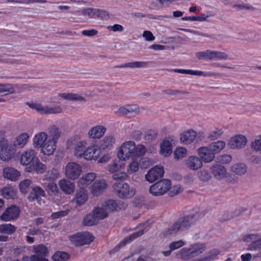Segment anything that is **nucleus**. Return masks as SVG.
I'll return each mask as SVG.
<instances>
[{"label":"nucleus","mask_w":261,"mask_h":261,"mask_svg":"<svg viewBox=\"0 0 261 261\" xmlns=\"http://www.w3.org/2000/svg\"><path fill=\"white\" fill-rule=\"evenodd\" d=\"M59 186L61 190L66 194H70L74 192V185L71 181L67 179L60 180Z\"/></svg>","instance_id":"obj_26"},{"label":"nucleus","mask_w":261,"mask_h":261,"mask_svg":"<svg viewBox=\"0 0 261 261\" xmlns=\"http://www.w3.org/2000/svg\"><path fill=\"white\" fill-rule=\"evenodd\" d=\"M34 167L38 173H43L46 170L45 165L39 161H36Z\"/></svg>","instance_id":"obj_61"},{"label":"nucleus","mask_w":261,"mask_h":261,"mask_svg":"<svg viewBox=\"0 0 261 261\" xmlns=\"http://www.w3.org/2000/svg\"><path fill=\"white\" fill-rule=\"evenodd\" d=\"M189 249L192 256V258L201 254L206 249L205 246L203 244L196 243L191 245Z\"/></svg>","instance_id":"obj_32"},{"label":"nucleus","mask_w":261,"mask_h":261,"mask_svg":"<svg viewBox=\"0 0 261 261\" xmlns=\"http://www.w3.org/2000/svg\"><path fill=\"white\" fill-rule=\"evenodd\" d=\"M3 197L6 199H13L15 196L14 189L12 187H4L2 190Z\"/></svg>","instance_id":"obj_48"},{"label":"nucleus","mask_w":261,"mask_h":261,"mask_svg":"<svg viewBox=\"0 0 261 261\" xmlns=\"http://www.w3.org/2000/svg\"><path fill=\"white\" fill-rule=\"evenodd\" d=\"M127 176V173L124 172H116L113 174L112 178L116 180V181H118L117 180H122L126 179Z\"/></svg>","instance_id":"obj_56"},{"label":"nucleus","mask_w":261,"mask_h":261,"mask_svg":"<svg viewBox=\"0 0 261 261\" xmlns=\"http://www.w3.org/2000/svg\"><path fill=\"white\" fill-rule=\"evenodd\" d=\"M187 167L191 170H197L203 166V162L199 156L192 155L187 161Z\"/></svg>","instance_id":"obj_19"},{"label":"nucleus","mask_w":261,"mask_h":261,"mask_svg":"<svg viewBox=\"0 0 261 261\" xmlns=\"http://www.w3.org/2000/svg\"><path fill=\"white\" fill-rule=\"evenodd\" d=\"M82 172V166L76 162H69L65 166V175L71 180L77 179L81 175Z\"/></svg>","instance_id":"obj_5"},{"label":"nucleus","mask_w":261,"mask_h":261,"mask_svg":"<svg viewBox=\"0 0 261 261\" xmlns=\"http://www.w3.org/2000/svg\"><path fill=\"white\" fill-rule=\"evenodd\" d=\"M94 237L89 232H85L72 237L71 241L76 246L89 244L94 240Z\"/></svg>","instance_id":"obj_7"},{"label":"nucleus","mask_w":261,"mask_h":261,"mask_svg":"<svg viewBox=\"0 0 261 261\" xmlns=\"http://www.w3.org/2000/svg\"><path fill=\"white\" fill-rule=\"evenodd\" d=\"M56 143L55 141L48 140L41 147V152L47 155L52 154L56 148Z\"/></svg>","instance_id":"obj_27"},{"label":"nucleus","mask_w":261,"mask_h":261,"mask_svg":"<svg viewBox=\"0 0 261 261\" xmlns=\"http://www.w3.org/2000/svg\"><path fill=\"white\" fill-rule=\"evenodd\" d=\"M102 206L107 211L108 214L110 212L115 211L119 207L118 203L115 200L109 199L105 201Z\"/></svg>","instance_id":"obj_43"},{"label":"nucleus","mask_w":261,"mask_h":261,"mask_svg":"<svg viewBox=\"0 0 261 261\" xmlns=\"http://www.w3.org/2000/svg\"><path fill=\"white\" fill-rule=\"evenodd\" d=\"M135 147V143L134 142L129 141L124 142L118 152V158L122 161L128 159L131 155H134Z\"/></svg>","instance_id":"obj_6"},{"label":"nucleus","mask_w":261,"mask_h":261,"mask_svg":"<svg viewBox=\"0 0 261 261\" xmlns=\"http://www.w3.org/2000/svg\"><path fill=\"white\" fill-rule=\"evenodd\" d=\"M4 177L7 179H10L12 181H16L18 179L20 176V172L16 169L7 167L3 170Z\"/></svg>","instance_id":"obj_24"},{"label":"nucleus","mask_w":261,"mask_h":261,"mask_svg":"<svg viewBox=\"0 0 261 261\" xmlns=\"http://www.w3.org/2000/svg\"><path fill=\"white\" fill-rule=\"evenodd\" d=\"M35 253L33 255L34 261H49L46 257L48 256V250L46 247L42 244H39L34 247Z\"/></svg>","instance_id":"obj_13"},{"label":"nucleus","mask_w":261,"mask_h":261,"mask_svg":"<svg viewBox=\"0 0 261 261\" xmlns=\"http://www.w3.org/2000/svg\"><path fill=\"white\" fill-rule=\"evenodd\" d=\"M144 231H147V230L142 229L139 230L137 232H135L129 236H128L127 237L125 238L123 241L117 246H116L115 248V249L116 251H118L119 248H120L121 246H124L126 243H128L132 241L134 239L139 238V237L141 236L144 232Z\"/></svg>","instance_id":"obj_29"},{"label":"nucleus","mask_w":261,"mask_h":261,"mask_svg":"<svg viewBox=\"0 0 261 261\" xmlns=\"http://www.w3.org/2000/svg\"><path fill=\"white\" fill-rule=\"evenodd\" d=\"M106 128L102 125H97L92 127L88 132V135L90 138L99 139L104 135Z\"/></svg>","instance_id":"obj_21"},{"label":"nucleus","mask_w":261,"mask_h":261,"mask_svg":"<svg viewBox=\"0 0 261 261\" xmlns=\"http://www.w3.org/2000/svg\"><path fill=\"white\" fill-rule=\"evenodd\" d=\"M47 135L43 132L36 134L33 139L34 145L37 147H41L46 141Z\"/></svg>","instance_id":"obj_34"},{"label":"nucleus","mask_w":261,"mask_h":261,"mask_svg":"<svg viewBox=\"0 0 261 261\" xmlns=\"http://www.w3.org/2000/svg\"><path fill=\"white\" fill-rule=\"evenodd\" d=\"M36 159L35 151L32 149H29L24 151L20 157V163L24 166L30 164Z\"/></svg>","instance_id":"obj_18"},{"label":"nucleus","mask_w":261,"mask_h":261,"mask_svg":"<svg viewBox=\"0 0 261 261\" xmlns=\"http://www.w3.org/2000/svg\"><path fill=\"white\" fill-rule=\"evenodd\" d=\"M135 148L134 156H143L147 151L146 148L142 144H139L137 146L135 145Z\"/></svg>","instance_id":"obj_52"},{"label":"nucleus","mask_w":261,"mask_h":261,"mask_svg":"<svg viewBox=\"0 0 261 261\" xmlns=\"http://www.w3.org/2000/svg\"><path fill=\"white\" fill-rule=\"evenodd\" d=\"M196 57L199 60H213L215 59H224L226 58L227 56L223 53L207 50L197 53Z\"/></svg>","instance_id":"obj_9"},{"label":"nucleus","mask_w":261,"mask_h":261,"mask_svg":"<svg viewBox=\"0 0 261 261\" xmlns=\"http://www.w3.org/2000/svg\"><path fill=\"white\" fill-rule=\"evenodd\" d=\"M16 230V227L11 224H4L0 225V232L11 234Z\"/></svg>","instance_id":"obj_45"},{"label":"nucleus","mask_w":261,"mask_h":261,"mask_svg":"<svg viewBox=\"0 0 261 261\" xmlns=\"http://www.w3.org/2000/svg\"><path fill=\"white\" fill-rule=\"evenodd\" d=\"M54 261H65L69 258L67 253L62 251H57L52 257Z\"/></svg>","instance_id":"obj_49"},{"label":"nucleus","mask_w":261,"mask_h":261,"mask_svg":"<svg viewBox=\"0 0 261 261\" xmlns=\"http://www.w3.org/2000/svg\"><path fill=\"white\" fill-rule=\"evenodd\" d=\"M171 146L169 141L164 140L161 144V152L165 156L171 153Z\"/></svg>","instance_id":"obj_46"},{"label":"nucleus","mask_w":261,"mask_h":261,"mask_svg":"<svg viewBox=\"0 0 261 261\" xmlns=\"http://www.w3.org/2000/svg\"><path fill=\"white\" fill-rule=\"evenodd\" d=\"M212 173L216 178L221 180L226 176V169L223 166L216 165L211 168Z\"/></svg>","instance_id":"obj_25"},{"label":"nucleus","mask_w":261,"mask_h":261,"mask_svg":"<svg viewBox=\"0 0 261 261\" xmlns=\"http://www.w3.org/2000/svg\"><path fill=\"white\" fill-rule=\"evenodd\" d=\"M15 92L13 86L11 84H0V94L8 95Z\"/></svg>","instance_id":"obj_47"},{"label":"nucleus","mask_w":261,"mask_h":261,"mask_svg":"<svg viewBox=\"0 0 261 261\" xmlns=\"http://www.w3.org/2000/svg\"><path fill=\"white\" fill-rule=\"evenodd\" d=\"M231 171L236 174L242 175L247 172V167L243 163H238L232 166Z\"/></svg>","instance_id":"obj_42"},{"label":"nucleus","mask_w":261,"mask_h":261,"mask_svg":"<svg viewBox=\"0 0 261 261\" xmlns=\"http://www.w3.org/2000/svg\"><path fill=\"white\" fill-rule=\"evenodd\" d=\"M139 169V164L136 161H133L129 164L127 168V172L128 173H133L136 172Z\"/></svg>","instance_id":"obj_59"},{"label":"nucleus","mask_w":261,"mask_h":261,"mask_svg":"<svg viewBox=\"0 0 261 261\" xmlns=\"http://www.w3.org/2000/svg\"><path fill=\"white\" fill-rule=\"evenodd\" d=\"M148 62L144 61H135L124 63L120 65H117L114 68H140L147 67L148 63Z\"/></svg>","instance_id":"obj_30"},{"label":"nucleus","mask_w":261,"mask_h":261,"mask_svg":"<svg viewBox=\"0 0 261 261\" xmlns=\"http://www.w3.org/2000/svg\"><path fill=\"white\" fill-rule=\"evenodd\" d=\"M222 132L221 129H216L212 131L208 137L211 140H215L217 139L222 134Z\"/></svg>","instance_id":"obj_63"},{"label":"nucleus","mask_w":261,"mask_h":261,"mask_svg":"<svg viewBox=\"0 0 261 261\" xmlns=\"http://www.w3.org/2000/svg\"><path fill=\"white\" fill-rule=\"evenodd\" d=\"M20 213L19 208L16 205L7 207L0 216L4 221H10L17 219Z\"/></svg>","instance_id":"obj_10"},{"label":"nucleus","mask_w":261,"mask_h":261,"mask_svg":"<svg viewBox=\"0 0 261 261\" xmlns=\"http://www.w3.org/2000/svg\"><path fill=\"white\" fill-rule=\"evenodd\" d=\"M186 244V242L182 240H178L170 243L169 245V247L173 251L183 247Z\"/></svg>","instance_id":"obj_53"},{"label":"nucleus","mask_w":261,"mask_h":261,"mask_svg":"<svg viewBox=\"0 0 261 261\" xmlns=\"http://www.w3.org/2000/svg\"><path fill=\"white\" fill-rule=\"evenodd\" d=\"M69 213L68 210L61 211L55 213H53L51 215L52 219H56L67 215Z\"/></svg>","instance_id":"obj_62"},{"label":"nucleus","mask_w":261,"mask_h":261,"mask_svg":"<svg viewBox=\"0 0 261 261\" xmlns=\"http://www.w3.org/2000/svg\"><path fill=\"white\" fill-rule=\"evenodd\" d=\"M45 193L43 189L39 186H34L32 188V191L29 195L28 198L31 201L37 200L39 202L42 197L45 196Z\"/></svg>","instance_id":"obj_17"},{"label":"nucleus","mask_w":261,"mask_h":261,"mask_svg":"<svg viewBox=\"0 0 261 261\" xmlns=\"http://www.w3.org/2000/svg\"><path fill=\"white\" fill-rule=\"evenodd\" d=\"M164 173V168L161 166H155L150 169L145 175V179L148 182L152 183L161 178Z\"/></svg>","instance_id":"obj_11"},{"label":"nucleus","mask_w":261,"mask_h":261,"mask_svg":"<svg viewBox=\"0 0 261 261\" xmlns=\"http://www.w3.org/2000/svg\"><path fill=\"white\" fill-rule=\"evenodd\" d=\"M82 13L84 16H88L90 18H103L108 16V13L105 10L90 8L84 10Z\"/></svg>","instance_id":"obj_15"},{"label":"nucleus","mask_w":261,"mask_h":261,"mask_svg":"<svg viewBox=\"0 0 261 261\" xmlns=\"http://www.w3.org/2000/svg\"><path fill=\"white\" fill-rule=\"evenodd\" d=\"M247 143V138L243 135H237L229 140V147L240 149L245 147Z\"/></svg>","instance_id":"obj_14"},{"label":"nucleus","mask_w":261,"mask_h":261,"mask_svg":"<svg viewBox=\"0 0 261 261\" xmlns=\"http://www.w3.org/2000/svg\"><path fill=\"white\" fill-rule=\"evenodd\" d=\"M19 186L20 191L23 194H26L30 188H33L34 187L32 181L29 179H26L21 181Z\"/></svg>","instance_id":"obj_39"},{"label":"nucleus","mask_w":261,"mask_h":261,"mask_svg":"<svg viewBox=\"0 0 261 261\" xmlns=\"http://www.w3.org/2000/svg\"><path fill=\"white\" fill-rule=\"evenodd\" d=\"M175 257L179 259H189L192 258L189 247L183 248L175 252Z\"/></svg>","instance_id":"obj_38"},{"label":"nucleus","mask_w":261,"mask_h":261,"mask_svg":"<svg viewBox=\"0 0 261 261\" xmlns=\"http://www.w3.org/2000/svg\"><path fill=\"white\" fill-rule=\"evenodd\" d=\"M99 221L93 211L87 214L83 219V224L85 226H93L97 224Z\"/></svg>","instance_id":"obj_37"},{"label":"nucleus","mask_w":261,"mask_h":261,"mask_svg":"<svg viewBox=\"0 0 261 261\" xmlns=\"http://www.w3.org/2000/svg\"><path fill=\"white\" fill-rule=\"evenodd\" d=\"M92 211L98 221L103 220L108 217L107 210L102 206L96 207Z\"/></svg>","instance_id":"obj_41"},{"label":"nucleus","mask_w":261,"mask_h":261,"mask_svg":"<svg viewBox=\"0 0 261 261\" xmlns=\"http://www.w3.org/2000/svg\"><path fill=\"white\" fill-rule=\"evenodd\" d=\"M15 152V149L12 145L0 149V159L3 161H8L13 158Z\"/></svg>","instance_id":"obj_20"},{"label":"nucleus","mask_w":261,"mask_h":261,"mask_svg":"<svg viewBox=\"0 0 261 261\" xmlns=\"http://www.w3.org/2000/svg\"><path fill=\"white\" fill-rule=\"evenodd\" d=\"M87 146V142L85 141H82L77 142L74 147V155L77 158H82L85 150Z\"/></svg>","instance_id":"obj_33"},{"label":"nucleus","mask_w":261,"mask_h":261,"mask_svg":"<svg viewBox=\"0 0 261 261\" xmlns=\"http://www.w3.org/2000/svg\"><path fill=\"white\" fill-rule=\"evenodd\" d=\"M58 178V171L55 169L49 170L45 175V179L49 181H53Z\"/></svg>","instance_id":"obj_50"},{"label":"nucleus","mask_w":261,"mask_h":261,"mask_svg":"<svg viewBox=\"0 0 261 261\" xmlns=\"http://www.w3.org/2000/svg\"><path fill=\"white\" fill-rule=\"evenodd\" d=\"M108 186L105 179L96 180L90 187L91 192L94 196H98L107 189Z\"/></svg>","instance_id":"obj_16"},{"label":"nucleus","mask_w":261,"mask_h":261,"mask_svg":"<svg viewBox=\"0 0 261 261\" xmlns=\"http://www.w3.org/2000/svg\"><path fill=\"white\" fill-rule=\"evenodd\" d=\"M30 108L36 110L38 112L42 114H55L61 113L63 111L62 108L60 106H43L38 103H28Z\"/></svg>","instance_id":"obj_4"},{"label":"nucleus","mask_w":261,"mask_h":261,"mask_svg":"<svg viewBox=\"0 0 261 261\" xmlns=\"http://www.w3.org/2000/svg\"><path fill=\"white\" fill-rule=\"evenodd\" d=\"M195 215H189L179 218L172 225L163 232L164 237L175 236L178 233L188 229L197 221Z\"/></svg>","instance_id":"obj_1"},{"label":"nucleus","mask_w":261,"mask_h":261,"mask_svg":"<svg viewBox=\"0 0 261 261\" xmlns=\"http://www.w3.org/2000/svg\"><path fill=\"white\" fill-rule=\"evenodd\" d=\"M59 96L71 101H86V99L83 96L76 93H62L59 94Z\"/></svg>","instance_id":"obj_31"},{"label":"nucleus","mask_w":261,"mask_h":261,"mask_svg":"<svg viewBox=\"0 0 261 261\" xmlns=\"http://www.w3.org/2000/svg\"><path fill=\"white\" fill-rule=\"evenodd\" d=\"M98 151L93 146L86 147L82 158L87 160H96L98 156Z\"/></svg>","instance_id":"obj_28"},{"label":"nucleus","mask_w":261,"mask_h":261,"mask_svg":"<svg viewBox=\"0 0 261 261\" xmlns=\"http://www.w3.org/2000/svg\"><path fill=\"white\" fill-rule=\"evenodd\" d=\"M122 163L120 161H115L112 164L109 165V171L115 173L122 168Z\"/></svg>","instance_id":"obj_51"},{"label":"nucleus","mask_w":261,"mask_h":261,"mask_svg":"<svg viewBox=\"0 0 261 261\" xmlns=\"http://www.w3.org/2000/svg\"><path fill=\"white\" fill-rule=\"evenodd\" d=\"M113 192L120 198H130L135 195V191L128 185L122 181H116L113 185Z\"/></svg>","instance_id":"obj_2"},{"label":"nucleus","mask_w":261,"mask_h":261,"mask_svg":"<svg viewBox=\"0 0 261 261\" xmlns=\"http://www.w3.org/2000/svg\"><path fill=\"white\" fill-rule=\"evenodd\" d=\"M11 145L9 144L8 140L5 137V133L3 131L0 132V149L7 147Z\"/></svg>","instance_id":"obj_57"},{"label":"nucleus","mask_w":261,"mask_h":261,"mask_svg":"<svg viewBox=\"0 0 261 261\" xmlns=\"http://www.w3.org/2000/svg\"><path fill=\"white\" fill-rule=\"evenodd\" d=\"M197 135L196 132L193 130L190 129L185 131L180 135V140L181 142L185 144H190L195 139Z\"/></svg>","instance_id":"obj_23"},{"label":"nucleus","mask_w":261,"mask_h":261,"mask_svg":"<svg viewBox=\"0 0 261 261\" xmlns=\"http://www.w3.org/2000/svg\"><path fill=\"white\" fill-rule=\"evenodd\" d=\"M249 246L248 250H256L261 249V238L257 240H254Z\"/></svg>","instance_id":"obj_60"},{"label":"nucleus","mask_w":261,"mask_h":261,"mask_svg":"<svg viewBox=\"0 0 261 261\" xmlns=\"http://www.w3.org/2000/svg\"><path fill=\"white\" fill-rule=\"evenodd\" d=\"M157 133L155 130H149L147 132L144 138L147 141H152L156 137Z\"/></svg>","instance_id":"obj_64"},{"label":"nucleus","mask_w":261,"mask_h":261,"mask_svg":"<svg viewBox=\"0 0 261 261\" xmlns=\"http://www.w3.org/2000/svg\"><path fill=\"white\" fill-rule=\"evenodd\" d=\"M29 138V136L27 133H21L14 139L12 146L15 149L16 148H21L26 145Z\"/></svg>","instance_id":"obj_22"},{"label":"nucleus","mask_w":261,"mask_h":261,"mask_svg":"<svg viewBox=\"0 0 261 261\" xmlns=\"http://www.w3.org/2000/svg\"><path fill=\"white\" fill-rule=\"evenodd\" d=\"M139 113V108L136 105H127L121 107L116 111L117 116H123L128 118L134 117Z\"/></svg>","instance_id":"obj_8"},{"label":"nucleus","mask_w":261,"mask_h":261,"mask_svg":"<svg viewBox=\"0 0 261 261\" xmlns=\"http://www.w3.org/2000/svg\"><path fill=\"white\" fill-rule=\"evenodd\" d=\"M225 145L224 141H218L209 144L208 146L215 155V154L219 153L225 148Z\"/></svg>","instance_id":"obj_40"},{"label":"nucleus","mask_w":261,"mask_h":261,"mask_svg":"<svg viewBox=\"0 0 261 261\" xmlns=\"http://www.w3.org/2000/svg\"><path fill=\"white\" fill-rule=\"evenodd\" d=\"M96 177V174L94 173H89L81 177L78 182L79 186L84 188L89 185Z\"/></svg>","instance_id":"obj_35"},{"label":"nucleus","mask_w":261,"mask_h":261,"mask_svg":"<svg viewBox=\"0 0 261 261\" xmlns=\"http://www.w3.org/2000/svg\"><path fill=\"white\" fill-rule=\"evenodd\" d=\"M14 89H17L19 92H22L23 91H31L35 88V87L29 84H23L22 85H16L13 86Z\"/></svg>","instance_id":"obj_58"},{"label":"nucleus","mask_w":261,"mask_h":261,"mask_svg":"<svg viewBox=\"0 0 261 261\" xmlns=\"http://www.w3.org/2000/svg\"><path fill=\"white\" fill-rule=\"evenodd\" d=\"M171 183L170 180L163 179L152 185L149 192L153 196H161L167 193L170 189Z\"/></svg>","instance_id":"obj_3"},{"label":"nucleus","mask_w":261,"mask_h":261,"mask_svg":"<svg viewBox=\"0 0 261 261\" xmlns=\"http://www.w3.org/2000/svg\"><path fill=\"white\" fill-rule=\"evenodd\" d=\"M187 153V150L184 147H178L174 151L175 158L180 159L185 156Z\"/></svg>","instance_id":"obj_54"},{"label":"nucleus","mask_w":261,"mask_h":261,"mask_svg":"<svg viewBox=\"0 0 261 261\" xmlns=\"http://www.w3.org/2000/svg\"><path fill=\"white\" fill-rule=\"evenodd\" d=\"M50 133L51 138L49 139V140H53L56 143L57 140L60 137V133L58 128L56 126H53L50 131Z\"/></svg>","instance_id":"obj_55"},{"label":"nucleus","mask_w":261,"mask_h":261,"mask_svg":"<svg viewBox=\"0 0 261 261\" xmlns=\"http://www.w3.org/2000/svg\"><path fill=\"white\" fill-rule=\"evenodd\" d=\"M76 203L77 205L81 206L88 200V195L86 191L81 188V189L76 193Z\"/></svg>","instance_id":"obj_36"},{"label":"nucleus","mask_w":261,"mask_h":261,"mask_svg":"<svg viewBox=\"0 0 261 261\" xmlns=\"http://www.w3.org/2000/svg\"><path fill=\"white\" fill-rule=\"evenodd\" d=\"M197 153L202 162L206 163H211L215 159V155L208 146L199 148Z\"/></svg>","instance_id":"obj_12"},{"label":"nucleus","mask_w":261,"mask_h":261,"mask_svg":"<svg viewBox=\"0 0 261 261\" xmlns=\"http://www.w3.org/2000/svg\"><path fill=\"white\" fill-rule=\"evenodd\" d=\"M115 142V138L112 135L107 136L102 140L100 147L101 149H105L110 148Z\"/></svg>","instance_id":"obj_44"}]
</instances>
